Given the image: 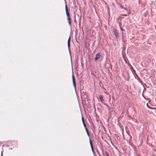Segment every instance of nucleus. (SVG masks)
<instances>
[{"label": "nucleus", "mask_w": 156, "mask_h": 156, "mask_svg": "<svg viewBox=\"0 0 156 156\" xmlns=\"http://www.w3.org/2000/svg\"><path fill=\"white\" fill-rule=\"evenodd\" d=\"M65 9L66 11V15L67 16V19L69 23V25L71 26V20L69 17V12L67 8V5H65Z\"/></svg>", "instance_id": "1"}, {"label": "nucleus", "mask_w": 156, "mask_h": 156, "mask_svg": "<svg viewBox=\"0 0 156 156\" xmlns=\"http://www.w3.org/2000/svg\"><path fill=\"white\" fill-rule=\"evenodd\" d=\"M114 35L116 38H118L119 37V34L118 30L115 29L114 31Z\"/></svg>", "instance_id": "2"}, {"label": "nucleus", "mask_w": 156, "mask_h": 156, "mask_svg": "<svg viewBox=\"0 0 156 156\" xmlns=\"http://www.w3.org/2000/svg\"><path fill=\"white\" fill-rule=\"evenodd\" d=\"M72 80H73V86L75 88H76V81L75 80L74 77L73 75H72Z\"/></svg>", "instance_id": "3"}, {"label": "nucleus", "mask_w": 156, "mask_h": 156, "mask_svg": "<svg viewBox=\"0 0 156 156\" xmlns=\"http://www.w3.org/2000/svg\"><path fill=\"white\" fill-rule=\"evenodd\" d=\"M70 37H69L68 41V46L69 51L70 52Z\"/></svg>", "instance_id": "4"}, {"label": "nucleus", "mask_w": 156, "mask_h": 156, "mask_svg": "<svg viewBox=\"0 0 156 156\" xmlns=\"http://www.w3.org/2000/svg\"><path fill=\"white\" fill-rule=\"evenodd\" d=\"M100 57V55L99 53H97L96 55V57L95 58V60H97Z\"/></svg>", "instance_id": "5"}, {"label": "nucleus", "mask_w": 156, "mask_h": 156, "mask_svg": "<svg viewBox=\"0 0 156 156\" xmlns=\"http://www.w3.org/2000/svg\"><path fill=\"white\" fill-rule=\"evenodd\" d=\"M89 142H90V147H91V149H92L93 148V144H92L90 138L89 139Z\"/></svg>", "instance_id": "6"}, {"label": "nucleus", "mask_w": 156, "mask_h": 156, "mask_svg": "<svg viewBox=\"0 0 156 156\" xmlns=\"http://www.w3.org/2000/svg\"><path fill=\"white\" fill-rule=\"evenodd\" d=\"M82 122L83 123V126H84V127H86V125L85 123L84 119L83 118V117H82Z\"/></svg>", "instance_id": "7"}, {"label": "nucleus", "mask_w": 156, "mask_h": 156, "mask_svg": "<svg viewBox=\"0 0 156 156\" xmlns=\"http://www.w3.org/2000/svg\"><path fill=\"white\" fill-rule=\"evenodd\" d=\"M100 99L101 101L102 102L104 101V99H103V97L101 96H100Z\"/></svg>", "instance_id": "8"}, {"label": "nucleus", "mask_w": 156, "mask_h": 156, "mask_svg": "<svg viewBox=\"0 0 156 156\" xmlns=\"http://www.w3.org/2000/svg\"><path fill=\"white\" fill-rule=\"evenodd\" d=\"M105 153L106 156H109V153L106 151H105Z\"/></svg>", "instance_id": "9"}, {"label": "nucleus", "mask_w": 156, "mask_h": 156, "mask_svg": "<svg viewBox=\"0 0 156 156\" xmlns=\"http://www.w3.org/2000/svg\"><path fill=\"white\" fill-rule=\"evenodd\" d=\"M147 106L148 108H149L150 109H153L152 107H150L149 106L147 105Z\"/></svg>", "instance_id": "10"}, {"label": "nucleus", "mask_w": 156, "mask_h": 156, "mask_svg": "<svg viewBox=\"0 0 156 156\" xmlns=\"http://www.w3.org/2000/svg\"><path fill=\"white\" fill-rule=\"evenodd\" d=\"M104 105H105L108 108H109V106L106 104H105V103H104Z\"/></svg>", "instance_id": "11"}, {"label": "nucleus", "mask_w": 156, "mask_h": 156, "mask_svg": "<svg viewBox=\"0 0 156 156\" xmlns=\"http://www.w3.org/2000/svg\"><path fill=\"white\" fill-rule=\"evenodd\" d=\"M153 151L154 152V155H156V151L154 150Z\"/></svg>", "instance_id": "12"}, {"label": "nucleus", "mask_w": 156, "mask_h": 156, "mask_svg": "<svg viewBox=\"0 0 156 156\" xmlns=\"http://www.w3.org/2000/svg\"><path fill=\"white\" fill-rule=\"evenodd\" d=\"M85 129H86V132L87 133V132H88V130L87 129V127H86H86H85Z\"/></svg>", "instance_id": "13"}, {"label": "nucleus", "mask_w": 156, "mask_h": 156, "mask_svg": "<svg viewBox=\"0 0 156 156\" xmlns=\"http://www.w3.org/2000/svg\"><path fill=\"white\" fill-rule=\"evenodd\" d=\"M87 135L89 137V136H90V134H89V132H87Z\"/></svg>", "instance_id": "14"}, {"label": "nucleus", "mask_w": 156, "mask_h": 156, "mask_svg": "<svg viewBox=\"0 0 156 156\" xmlns=\"http://www.w3.org/2000/svg\"><path fill=\"white\" fill-rule=\"evenodd\" d=\"M91 150H92V151L93 152V153L94 154V149L93 148Z\"/></svg>", "instance_id": "15"}, {"label": "nucleus", "mask_w": 156, "mask_h": 156, "mask_svg": "<svg viewBox=\"0 0 156 156\" xmlns=\"http://www.w3.org/2000/svg\"><path fill=\"white\" fill-rule=\"evenodd\" d=\"M120 6H121V8H122L123 9H124V7H123L122 5H121Z\"/></svg>", "instance_id": "16"}, {"label": "nucleus", "mask_w": 156, "mask_h": 156, "mask_svg": "<svg viewBox=\"0 0 156 156\" xmlns=\"http://www.w3.org/2000/svg\"><path fill=\"white\" fill-rule=\"evenodd\" d=\"M74 22L75 23H76V19L75 18V20H74Z\"/></svg>", "instance_id": "17"}, {"label": "nucleus", "mask_w": 156, "mask_h": 156, "mask_svg": "<svg viewBox=\"0 0 156 156\" xmlns=\"http://www.w3.org/2000/svg\"><path fill=\"white\" fill-rule=\"evenodd\" d=\"M2 152H3V151H2V153H1V156H2Z\"/></svg>", "instance_id": "18"}, {"label": "nucleus", "mask_w": 156, "mask_h": 156, "mask_svg": "<svg viewBox=\"0 0 156 156\" xmlns=\"http://www.w3.org/2000/svg\"><path fill=\"white\" fill-rule=\"evenodd\" d=\"M124 9L125 10H127V9L125 8H124V9Z\"/></svg>", "instance_id": "19"}, {"label": "nucleus", "mask_w": 156, "mask_h": 156, "mask_svg": "<svg viewBox=\"0 0 156 156\" xmlns=\"http://www.w3.org/2000/svg\"><path fill=\"white\" fill-rule=\"evenodd\" d=\"M123 16H127V15H123Z\"/></svg>", "instance_id": "20"}, {"label": "nucleus", "mask_w": 156, "mask_h": 156, "mask_svg": "<svg viewBox=\"0 0 156 156\" xmlns=\"http://www.w3.org/2000/svg\"><path fill=\"white\" fill-rule=\"evenodd\" d=\"M1 142H0V146L1 145Z\"/></svg>", "instance_id": "21"}, {"label": "nucleus", "mask_w": 156, "mask_h": 156, "mask_svg": "<svg viewBox=\"0 0 156 156\" xmlns=\"http://www.w3.org/2000/svg\"><path fill=\"white\" fill-rule=\"evenodd\" d=\"M122 35H123V33H122Z\"/></svg>", "instance_id": "22"}]
</instances>
